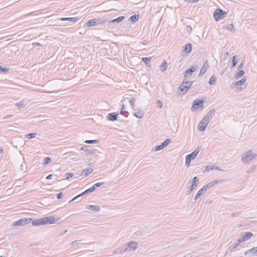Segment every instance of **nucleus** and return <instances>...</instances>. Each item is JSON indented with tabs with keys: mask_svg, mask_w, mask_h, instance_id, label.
<instances>
[{
	"mask_svg": "<svg viewBox=\"0 0 257 257\" xmlns=\"http://www.w3.org/2000/svg\"><path fill=\"white\" fill-rule=\"evenodd\" d=\"M245 81H236L233 82L229 86L230 89L236 92H240L245 88V85L244 84Z\"/></svg>",
	"mask_w": 257,
	"mask_h": 257,
	"instance_id": "f257e3e1",
	"label": "nucleus"
},
{
	"mask_svg": "<svg viewBox=\"0 0 257 257\" xmlns=\"http://www.w3.org/2000/svg\"><path fill=\"white\" fill-rule=\"evenodd\" d=\"M256 155L253 154L251 150H248L244 154H242L241 161L244 163H247L253 160Z\"/></svg>",
	"mask_w": 257,
	"mask_h": 257,
	"instance_id": "f03ea898",
	"label": "nucleus"
},
{
	"mask_svg": "<svg viewBox=\"0 0 257 257\" xmlns=\"http://www.w3.org/2000/svg\"><path fill=\"white\" fill-rule=\"evenodd\" d=\"M192 81H182L181 84L178 87V92L180 91L181 95L186 93L192 85Z\"/></svg>",
	"mask_w": 257,
	"mask_h": 257,
	"instance_id": "7ed1b4c3",
	"label": "nucleus"
},
{
	"mask_svg": "<svg viewBox=\"0 0 257 257\" xmlns=\"http://www.w3.org/2000/svg\"><path fill=\"white\" fill-rule=\"evenodd\" d=\"M200 151V149L199 147H198L195 151H194L191 154L187 155L186 156V166L188 167L190 166V162L191 160H194L198 154L199 152Z\"/></svg>",
	"mask_w": 257,
	"mask_h": 257,
	"instance_id": "20e7f679",
	"label": "nucleus"
},
{
	"mask_svg": "<svg viewBox=\"0 0 257 257\" xmlns=\"http://www.w3.org/2000/svg\"><path fill=\"white\" fill-rule=\"evenodd\" d=\"M106 22L105 20H104V19L102 18H95L93 19H91L89 20L86 23V25L87 27H92V26H95L96 25H97L98 24H101L104 23Z\"/></svg>",
	"mask_w": 257,
	"mask_h": 257,
	"instance_id": "39448f33",
	"label": "nucleus"
},
{
	"mask_svg": "<svg viewBox=\"0 0 257 257\" xmlns=\"http://www.w3.org/2000/svg\"><path fill=\"white\" fill-rule=\"evenodd\" d=\"M227 15V13L220 9H217L213 13V17L216 21L223 18Z\"/></svg>",
	"mask_w": 257,
	"mask_h": 257,
	"instance_id": "423d86ee",
	"label": "nucleus"
},
{
	"mask_svg": "<svg viewBox=\"0 0 257 257\" xmlns=\"http://www.w3.org/2000/svg\"><path fill=\"white\" fill-rule=\"evenodd\" d=\"M124 245L126 247L125 250H126L127 252L134 251L138 247V243L135 241H131Z\"/></svg>",
	"mask_w": 257,
	"mask_h": 257,
	"instance_id": "0eeeda50",
	"label": "nucleus"
},
{
	"mask_svg": "<svg viewBox=\"0 0 257 257\" xmlns=\"http://www.w3.org/2000/svg\"><path fill=\"white\" fill-rule=\"evenodd\" d=\"M204 101L202 100H195L193 101V105L191 108L193 111H196L199 107L202 108L204 107L203 105Z\"/></svg>",
	"mask_w": 257,
	"mask_h": 257,
	"instance_id": "6e6552de",
	"label": "nucleus"
},
{
	"mask_svg": "<svg viewBox=\"0 0 257 257\" xmlns=\"http://www.w3.org/2000/svg\"><path fill=\"white\" fill-rule=\"evenodd\" d=\"M45 224H57L59 223L60 218H56L54 216L44 217Z\"/></svg>",
	"mask_w": 257,
	"mask_h": 257,
	"instance_id": "1a4fd4ad",
	"label": "nucleus"
},
{
	"mask_svg": "<svg viewBox=\"0 0 257 257\" xmlns=\"http://www.w3.org/2000/svg\"><path fill=\"white\" fill-rule=\"evenodd\" d=\"M198 68V66L197 65H193L187 70H186L184 74V77L185 78H187L190 77L192 74L195 72Z\"/></svg>",
	"mask_w": 257,
	"mask_h": 257,
	"instance_id": "9d476101",
	"label": "nucleus"
},
{
	"mask_svg": "<svg viewBox=\"0 0 257 257\" xmlns=\"http://www.w3.org/2000/svg\"><path fill=\"white\" fill-rule=\"evenodd\" d=\"M253 235V234L250 232H246L240 238L238 239V243H241L244 241L248 240Z\"/></svg>",
	"mask_w": 257,
	"mask_h": 257,
	"instance_id": "9b49d317",
	"label": "nucleus"
},
{
	"mask_svg": "<svg viewBox=\"0 0 257 257\" xmlns=\"http://www.w3.org/2000/svg\"><path fill=\"white\" fill-rule=\"evenodd\" d=\"M208 122L209 121H206L205 119L203 118L198 125V130L200 131H204L208 125Z\"/></svg>",
	"mask_w": 257,
	"mask_h": 257,
	"instance_id": "f8f14e48",
	"label": "nucleus"
},
{
	"mask_svg": "<svg viewBox=\"0 0 257 257\" xmlns=\"http://www.w3.org/2000/svg\"><path fill=\"white\" fill-rule=\"evenodd\" d=\"M28 219L26 218H24L22 219H20L16 221H15L13 223L12 226H22L26 224L28 222Z\"/></svg>",
	"mask_w": 257,
	"mask_h": 257,
	"instance_id": "ddd939ff",
	"label": "nucleus"
},
{
	"mask_svg": "<svg viewBox=\"0 0 257 257\" xmlns=\"http://www.w3.org/2000/svg\"><path fill=\"white\" fill-rule=\"evenodd\" d=\"M219 182L222 183V182H223V180H218V181L216 180H213V181L210 182L209 183H208V184L203 186V187L206 188V190H207L208 189H210V188L214 187L215 185H216Z\"/></svg>",
	"mask_w": 257,
	"mask_h": 257,
	"instance_id": "4468645a",
	"label": "nucleus"
},
{
	"mask_svg": "<svg viewBox=\"0 0 257 257\" xmlns=\"http://www.w3.org/2000/svg\"><path fill=\"white\" fill-rule=\"evenodd\" d=\"M95 189V186H92L91 187H90V188L87 189L86 190H85L84 192H82V193L80 194L79 195H77V196L75 197L74 198H73V199H72L70 201H69V203L71 202H72L73 201H74L75 200H76L77 198H78V197H80L81 196L83 195H84L86 193H90V192H93V191H94Z\"/></svg>",
	"mask_w": 257,
	"mask_h": 257,
	"instance_id": "2eb2a0df",
	"label": "nucleus"
},
{
	"mask_svg": "<svg viewBox=\"0 0 257 257\" xmlns=\"http://www.w3.org/2000/svg\"><path fill=\"white\" fill-rule=\"evenodd\" d=\"M32 224L33 226H40L45 225V222L44 217L34 220L32 221Z\"/></svg>",
	"mask_w": 257,
	"mask_h": 257,
	"instance_id": "dca6fc26",
	"label": "nucleus"
},
{
	"mask_svg": "<svg viewBox=\"0 0 257 257\" xmlns=\"http://www.w3.org/2000/svg\"><path fill=\"white\" fill-rule=\"evenodd\" d=\"M86 208L94 212H98L101 209L100 206L96 205H87Z\"/></svg>",
	"mask_w": 257,
	"mask_h": 257,
	"instance_id": "f3484780",
	"label": "nucleus"
},
{
	"mask_svg": "<svg viewBox=\"0 0 257 257\" xmlns=\"http://www.w3.org/2000/svg\"><path fill=\"white\" fill-rule=\"evenodd\" d=\"M198 181V179L197 177H194L192 180V183L190 187V190L188 191V194H189L193 190L195 189L197 186L196 183Z\"/></svg>",
	"mask_w": 257,
	"mask_h": 257,
	"instance_id": "a211bd4d",
	"label": "nucleus"
},
{
	"mask_svg": "<svg viewBox=\"0 0 257 257\" xmlns=\"http://www.w3.org/2000/svg\"><path fill=\"white\" fill-rule=\"evenodd\" d=\"M208 67H209V65L208 64L207 62H205L200 70L198 76L200 77L204 74V73L206 71Z\"/></svg>",
	"mask_w": 257,
	"mask_h": 257,
	"instance_id": "6ab92c4d",
	"label": "nucleus"
},
{
	"mask_svg": "<svg viewBox=\"0 0 257 257\" xmlns=\"http://www.w3.org/2000/svg\"><path fill=\"white\" fill-rule=\"evenodd\" d=\"M206 191V188L203 186V187L198 191L195 195L194 199L195 200L198 199L202 195L204 194Z\"/></svg>",
	"mask_w": 257,
	"mask_h": 257,
	"instance_id": "aec40b11",
	"label": "nucleus"
},
{
	"mask_svg": "<svg viewBox=\"0 0 257 257\" xmlns=\"http://www.w3.org/2000/svg\"><path fill=\"white\" fill-rule=\"evenodd\" d=\"M117 116V113L112 112V113H110L108 114V115L107 116V118L108 120H109L110 121H114V120H116Z\"/></svg>",
	"mask_w": 257,
	"mask_h": 257,
	"instance_id": "412c9836",
	"label": "nucleus"
},
{
	"mask_svg": "<svg viewBox=\"0 0 257 257\" xmlns=\"http://www.w3.org/2000/svg\"><path fill=\"white\" fill-rule=\"evenodd\" d=\"M248 253H251L253 255H257V247L250 248L244 252L245 255Z\"/></svg>",
	"mask_w": 257,
	"mask_h": 257,
	"instance_id": "4be33fe9",
	"label": "nucleus"
},
{
	"mask_svg": "<svg viewBox=\"0 0 257 257\" xmlns=\"http://www.w3.org/2000/svg\"><path fill=\"white\" fill-rule=\"evenodd\" d=\"M93 171V169L92 168L89 169H85L84 170L82 171L81 172L80 176H86L89 174H90Z\"/></svg>",
	"mask_w": 257,
	"mask_h": 257,
	"instance_id": "5701e85b",
	"label": "nucleus"
},
{
	"mask_svg": "<svg viewBox=\"0 0 257 257\" xmlns=\"http://www.w3.org/2000/svg\"><path fill=\"white\" fill-rule=\"evenodd\" d=\"M62 21H69L71 22H76L78 20L77 17H71V18H62L60 19Z\"/></svg>",
	"mask_w": 257,
	"mask_h": 257,
	"instance_id": "b1692460",
	"label": "nucleus"
},
{
	"mask_svg": "<svg viewBox=\"0 0 257 257\" xmlns=\"http://www.w3.org/2000/svg\"><path fill=\"white\" fill-rule=\"evenodd\" d=\"M214 111V109H211V110H210L206 113L205 116L203 118L204 119H205L206 121H209V119L212 118V114H213Z\"/></svg>",
	"mask_w": 257,
	"mask_h": 257,
	"instance_id": "393cba45",
	"label": "nucleus"
},
{
	"mask_svg": "<svg viewBox=\"0 0 257 257\" xmlns=\"http://www.w3.org/2000/svg\"><path fill=\"white\" fill-rule=\"evenodd\" d=\"M125 249L126 247L125 245L124 244L123 245L117 248L116 249V252L117 253L123 254L125 252H127V251L125 250Z\"/></svg>",
	"mask_w": 257,
	"mask_h": 257,
	"instance_id": "a878e982",
	"label": "nucleus"
},
{
	"mask_svg": "<svg viewBox=\"0 0 257 257\" xmlns=\"http://www.w3.org/2000/svg\"><path fill=\"white\" fill-rule=\"evenodd\" d=\"M144 115V111L143 110L139 109L138 111L134 113V115L139 118H142Z\"/></svg>",
	"mask_w": 257,
	"mask_h": 257,
	"instance_id": "bb28decb",
	"label": "nucleus"
},
{
	"mask_svg": "<svg viewBox=\"0 0 257 257\" xmlns=\"http://www.w3.org/2000/svg\"><path fill=\"white\" fill-rule=\"evenodd\" d=\"M167 68V63L165 60H164L163 63L160 66V69L161 72H164Z\"/></svg>",
	"mask_w": 257,
	"mask_h": 257,
	"instance_id": "cd10ccee",
	"label": "nucleus"
},
{
	"mask_svg": "<svg viewBox=\"0 0 257 257\" xmlns=\"http://www.w3.org/2000/svg\"><path fill=\"white\" fill-rule=\"evenodd\" d=\"M125 18L124 16H120L118 18L113 19L111 21H109V23H120L123 20H124Z\"/></svg>",
	"mask_w": 257,
	"mask_h": 257,
	"instance_id": "c85d7f7f",
	"label": "nucleus"
},
{
	"mask_svg": "<svg viewBox=\"0 0 257 257\" xmlns=\"http://www.w3.org/2000/svg\"><path fill=\"white\" fill-rule=\"evenodd\" d=\"M192 50V45L191 44H187L185 45L184 52L188 53H190Z\"/></svg>",
	"mask_w": 257,
	"mask_h": 257,
	"instance_id": "c756f323",
	"label": "nucleus"
},
{
	"mask_svg": "<svg viewBox=\"0 0 257 257\" xmlns=\"http://www.w3.org/2000/svg\"><path fill=\"white\" fill-rule=\"evenodd\" d=\"M139 17V15L135 14V15H132L130 18V21H131L132 23L136 22V21H137L138 20Z\"/></svg>",
	"mask_w": 257,
	"mask_h": 257,
	"instance_id": "7c9ffc66",
	"label": "nucleus"
},
{
	"mask_svg": "<svg viewBox=\"0 0 257 257\" xmlns=\"http://www.w3.org/2000/svg\"><path fill=\"white\" fill-rule=\"evenodd\" d=\"M225 28L231 32H234L235 30L233 24H229L226 26Z\"/></svg>",
	"mask_w": 257,
	"mask_h": 257,
	"instance_id": "2f4dec72",
	"label": "nucleus"
},
{
	"mask_svg": "<svg viewBox=\"0 0 257 257\" xmlns=\"http://www.w3.org/2000/svg\"><path fill=\"white\" fill-rule=\"evenodd\" d=\"M244 72L243 70H239L237 73L235 75V77L236 79H238L244 74Z\"/></svg>",
	"mask_w": 257,
	"mask_h": 257,
	"instance_id": "473e14b6",
	"label": "nucleus"
},
{
	"mask_svg": "<svg viewBox=\"0 0 257 257\" xmlns=\"http://www.w3.org/2000/svg\"><path fill=\"white\" fill-rule=\"evenodd\" d=\"M240 243H238V242L237 241V242L236 243H233L232 244H231L229 247V250L230 251H233Z\"/></svg>",
	"mask_w": 257,
	"mask_h": 257,
	"instance_id": "72a5a7b5",
	"label": "nucleus"
},
{
	"mask_svg": "<svg viewBox=\"0 0 257 257\" xmlns=\"http://www.w3.org/2000/svg\"><path fill=\"white\" fill-rule=\"evenodd\" d=\"M214 168H215V166H213H213H211V165L207 166L204 169L203 172H206L209 171L210 170H213L214 169Z\"/></svg>",
	"mask_w": 257,
	"mask_h": 257,
	"instance_id": "f704fd0d",
	"label": "nucleus"
},
{
	"mask_svg": "<svg viewBox=\"0 0 257 257\" xmlns=\"http://www.w3.org/2000/svg\"><path fill=\"white\" fill-rule=\"evenodd\" d=\"M151 57H143L142 61H143L147 65L150 62Z\"/></svg>",
	"mask_w": 257,
	"mask_h": 257,
	"instance_id": "c9c22d12",
	"label": "nucleus"
},
{
	"mask_svg": "<svg viewBox=\"0 0 257 257\" xmlns=\"http://www.w3.org/2000/svg\"><path fill=\"white\" fill-rule=\"evenodd\" d=\"M236 55L234 56L232 59V67H234L237 64V60L236 58Z\"/></svg>",
	"mask_w": 257,
	"mask_h": 257,
	"instance_id": "e433bc0d",
	"label": "nucleus"
},
{
	"mask_svg": "<svg viewBox=\"0 0 257 257\" xmlns=\"http://www.w3.org/2000/svg\"><path fill=\"white\" fill-rule=\"evenodd\" d=\"M164 148L162 147V145H158V146H156L154 149H152V151H154V152H156V151H160V150H161L163 149Z\"/></svg>",
	"mask_w": 257,
	"mask_h": 257,
	"instance_id": "4c0bfd02",
	"label": "nucleus"
},
{
	"mask_svg": "<svg viewBox=\"0 0 257 257\" xmlns=\"http://www.w3.org/2000/svg\"><path fill=\"white\" fill-rule=\"evenodd\" d=\"M170 143V140L169 139H167L163 143H162L161 145L162 147L164 148L165 147H167Z\"/></svg>",
	"mask_w": 257,
	"mask_h": 257,
	"instance_id": "58836bf2",
	"label": "nucleus"
},
{
	"mask_svg": "<svg viewBox=\"0 0 257 257\" xmlns=\"http://www.w3.org/2000/svg\"><path fill=\"white\" fill-rule=\"evenodd\" d=\"M16 105L18 107V108L19 109H21L22 108H24L25 107L24 103L23 102H22V101L16 103Z\"/></svg>",
	"mask_w": 257,
	"mask_h": 257,
	"instance_id": "ea45409f",
	"label": "nucleus"
},
{
	"mask_svg": "<svg viewBox=\"0 0 257 257\" xmlns=\"http://www.w3.org/2000/svg\"><path fill=\"white\" fill-rule=\"evenodd\" d=\"M9 70V68H7V67H3L0 66V73L7 72Z\"/></svg>",
	"mask_w": 257,
	"mask_h": 257,
	"instance_id": "a19ab883",
	"label": "nucleus"
},
{
	"mask_svg": "<svg viewBox=\"0 0 257 257\" xmlns=\"http://www.w3.org/2000/svg\"><path fill=\"white\" fill-rule=\"evenodd\" d=\"M36 134L32 133V134H29L26 135V138H27L29 139H31L32 138H34L36 137Z\"/></svg>",
	"mask_w": 257,
	"mask_h": 257,
	"instance_id": "79ce46f5",
	"label": "nucleus"
},
{
	"mask_svg": "<svg viewBox=\"0 0 257 257\" xmlns=\"http://www.w3.org/2000/svg\"><path fill=\"white\" fill-rule=\"evenodd\" d=\"M51 161V158L49 157H46L44 159V162L43 163L44 165H46L49 163Z\"/></svg>",
	"mask_w": 257,
	"mask_h": 257,
	"instance_id": "37998d69",
	"label": "nucleus"
},
{
	"mask_svg": "<svg viewBox=\"0 0 257 257\" xmlns=\"http://www.w3.org/2000/svg\"><path fill=\"white\" fill-rule=\"evenodd\" d=\"M135 101H136V99L134 98H132L130 100V103L131 105V106L132 107V108L134 109V107L135 106Z\"/></svg>",
	"mask_w": 257,
	"mask_h": 257,
	"instance_id": "c03bdc74",
	"label": "nucleus"
},
{
	"mask_svg": "<svg viewBox=\"0 0 257 257\" xmlns=\"http://www.w3.org/2000/svg\"><path fill=\"white\" fill-rule=\"evenodd\" d=\"M97 140H86L85 143L89 144H96L97 143Z\"/></svg>",
	"mask_w": 257,
	"mask_h": 257,
	"instance_id": "a18cd8bd",
	"label": "nucleus"
},
{
	"mask_svg": "<svg viewBox=\"0 0 257 257\" xmlns=\"http://www.w3.org/2000/svg\"><path fill=\"white\" fill-rule=\"evenodd\" d=\"M157 104L159 108H162L163 105V103L162 101H161L160 100H158L157 101Z\"/></svg>",
	"mask_w": 257,
	"mask_h": 257,
	"instance_id": "49530a36",
	"label": "nucleus"
},
{
	"mask_svg": "<svg viewBox=\"0 0 257 257\" xmlns=\"http://www.w3.org/2000/svg\"><path fill=\"white\" fill-rule=\"evenodd\" d=\"M255 166H253L252 167H251V168H249L248 169V170L247 171V172L248 173H252V172L254 171V169H255Z\"/></svg>",
	"mask_w": 257,
	"mask_h": 257,
	"instance_id": "de8ad7c7",
	"label": "nucleus"
},
{
	"mask_svg": "<svg viewBox=\"0 0 257 257\" xmlns=\"http://www.w3.org/2000/svg\"><path fill=\"white\" fill-rule=\"evenodd\" d=\"M66 179H69V178H72L73 176V174L72 173H67L66 174Z\"/></svg>",
	"mask_w": 257,
	"mask_h": 257,
	"instance_id": "09e8293b",
	"label": "nucleus"
},
{
	"mask_svg": "<svg viewBox=\"0 0 257 257\" xmlns=\"http://www.w3.org/2000/svg\"><path fill=\"white\" fill-rule=\"evenodd\" d=\"M126 112H127V111L125 110L124 105L123 104L121 108V110L120 111V113L122 114V115H124V113Z\"/></svg>",
	"mask_w": 257,
	"mask_h": 257,
	"instance_id": "8fccbe9b",
	"label": "nucleus"
},
{
	"mask_svg": "<svg viewBox=\"0 0 257 257\" xmlns=\"http://www.w3.org/2000/svg\"><path fill=\"white\" fill-rule=\"evenodd\" d=\"M185 1L188 3H197L199 1V0H185Z\"/></svg>",
	"mask_w": 257,
	"mask_h": 257,
	"instance_id": "3c124183",
	"label": "nucleus"
},
{
	"mask_svg": "<svg viewBox=\"0 0 257 257\" xmlns=\"http://www.w3.org/2000/svg\"><path fill=\"white\" fill-rule=\"evenodd\" d=\"M104 184L103 182H101V183H96V184H95L93 186H95V187H98L99 186H100L101 185H103Z\"/></svg>",
	"mask_w": 257,
	"mask_h": 257,
	"instance_id": "603ef678",
	"label": "nucleus"
},
{
	"mask_svg": "<svg viewBox=\"0 0 257 257\" xmlns=\"http://www.w3.org/2000/svg\"><path fill=\"white\" fill-rule=\"evenodd\" d=\"M63 195V194L62 192H60V193L57 194V199H61Z\"/></svg>",
	"mask_w": 257,
	"mask_h": 257,
	"instance_id": "864d4df0",
	"label": "nucleus"
},
{
	"mask_svg": "<svg viewBox=\"0 0 257 257\" xmlns=\"http://www.w3.org/2000/svg\"><path fill=\"white\" fill-rule=\"evenodd\" d=\"M243 64H244V62H241L240 63V64L239 65V66H238V70L241 69L243 66Z\"/></svg>",
	"mask_w": 257,
	"mask_h": 257,
	"instance_id": "5fc2aeb1",
	"label": "nucleus"
},
{
	"mask_svg": "<svg viewBox=\"0 0 257 257\" xmlns=\"http://www.w3.org/2000/svg\"><path fill=\"white\" fill-rule=\"evenodd\" d=\"M87 152L88 154H93L94 153V151L93 150H89L87 151Z\"/></svg>",
	"mask_w": 257,
	"mask_h": 257,
	"instance_id": "6e6d98bb",
	"label": "nucleus"
},
{
	"mask_svg": "<svg viewBox=\"0 0 257 257\" xmlns=\"http://www.w3.org/2000/svg\"><path fill=\"white\" fill-rule=\"evenodd\" d=\"M239 214H240V213H239V212L232 213L231 215L232 217L237 216L239 215Z\"/></svg>",
	"mask_w": 257,
	"mask_h": 257,
	"instance_id": "4d7b16f0",
	"label": "nucleus"
},
{
	"mask_svg": "<svg viewBox=\"0 0 257 257\" xmlns=\"http://www.w3.org/2000/svg\"><path fill=\"white\" fill-rule=\"evenodd\" d=\"M209 80H216V77L214 76V75H212L209 79Z\"/></svg>",
	"mask_w": 257,
	"mask_h": 257,
	"instance_id": "13d9d810",
	"label": "nucleus"
},
{
	"mask_svg": "<svg viewBox=\"0 0 257 257\" xmlns=\"http://www.w3.org/2000/svg\"><path fill=\"white\" fill-rule=\"evenodd\" d=\"M209 82V84L210 85H215V82L216 81H208Z\"/></svg>",
	"mask_w": 257,
	"mask_h": 257,
	"instance_id": "bf43d9fd",
	"label": "nucleus"
},
{
	"mask_svg": "<svg viewBox=\"0 0 257 257\" xmlns=\"http://www.w3.org/2000/svg\"><path fill=\"white\" fill-rule=\"evenodd\" d=\"M53 176V175L52 174H50L47 177H46V179H51L52 178Z\"/></svg>",
	"mask_w": 257,
	"mask_h": 257,
	"instance_id": "052dcab7",
	"label": "nucleus"
},
{
	"mask_svg": "<svg viewBox=\"0 0 257 257\" xmlns=\"http://www.w3.org/2000/svg\"><path fill=\"white\" fill-rule=\"evenodd\" d=\"M80 240H75V241H73L71 242V244H73L75 243H77L78 242L80 241Z\"/></svg>",
	"mask_w": 257,
	"mask_h": 257,
	"instance_id": "680f3d73",
	"label": "nucleus"
},
{
	"mask_svg": "<svg viewBox=\"0 0 257 257\" xmlns=\"http://www.w3.org/2000/svg\"><path fill=\"white\" fill-rule=\"evenodd\" d=\"M214 169L216 170L222 171V170H221V169H219V168H218V167H217V166H215V168H214Z\"/></svg>",
	"mask_w": 257,
	"mask_h": 257,
	"instance_id": "e2e57ef3",
	"label": "nucleus"
},
{
	"mask_svg": "<svg viewBox=\"0 0 257 257\" xmlns=\"http://www.w3.org/2000/svg\"><path fill=\"white\" fill-rule=\"evenodd\" d=\"M3 152V149L2 147H0V153H2Z\"/></svg>",
	"mask_w": 257,
	"mask_h": 257,
	"instance_id": "0e129e2a",
	"label": "nucleus"
},
{
	"mask_svg": "<svg viewBox=\"0 0 257 257\" xmlns=\"http://www.w3.org/2000/svg\"><path fill=\"white\" fill-rule=\"evenodd\" d=\"M12 116H13L12 115H8V116H6V117H4V119H6V118H8V117H12Z\"/></svg>",
	"mask_w": 257,
	"mask_h": 257,
	"instance_id": "69168bd1",
	"label": "nucleus"
},
{
	"mask_svg": "<svg viewBox=\"0 0 257 257\" xmlns=\"http://www.w3.org/2000/svg\"><path fill=\"white\" fill-rule=\"evenodd\" d=\"M36 45H40V44L38 43H36L35 44Z\"/></svg>",
	"mask_w": 257,
	"mask_h": 257,
	"instance_id": "338daca9",
	"label": "nucleus"
},
{
	"mask_svg": "<svg viewBox=\"0 0 257 257\" xmlns=\"http://www.w3.org/2000/svg\"><path fill=\"white\" fill-rule=\"evenodd\" d=\"M240 80L244 81V80H246V79H245V78H242V79H241Z\"/></svg>",
	"mask_w": 257,
	"mask_h": 257,
	"instance_id": "774afa93",
	"label": "nucleus"
}]
</instances>
